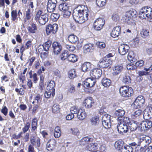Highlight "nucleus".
I'll return each instance as SVG.
<instances>
[{"label":"nucleus","mask_w":152,"mask_h":152,"mask_svg":"<svg viewBox=\"0 0 152 152\" xmlns=\"http://www.w3.org/2000/svg\"><path fill=\"white\" fill-rule=\"evenodd\" d=\"M127 13L130 16L131 15L132 17L136 16L137 14L136 11L135 10L133 9H132L130 10Z\"/></svg>","instance_id":"0e129e2a"},{"label":"nucleus","mask_w":152,"mask_h":152,"mask_svg":"<svg viewBox=\"0 0 152 152\" xmlns=\"http://www.w3.org/2000/svg\"><path fill=\"white\" fill-rule=\"evenodd\" d=\"M56 142L54 139H50L46 145L47 149L48 151H52L56 147Z\"/></svg>","instance_id":"2eb2a0df"},{"label":"nucleus","mask_w":152,"mask_h":152,"mask_svg":"<svg viewBox=\"0 0 152 152\" xmlns=\"http://www.w3.org/2000/svg\"><path fill=\"white\" fill-rule=\"evenodd\" d=\"M89 12L87 7L84 5L79 6L73 10V19L76 22L82 23L88 20Z\"/></svg>","instance_id":"f257e3e1"},{"label":"nucleus","mask_w":152,"mask_h":152,"mask_svg":"<svg viewBox=\"0 0 152 152\" xmlns=\"http://www.w3.org/2000/svg\"><path fill=\"white\" fill-rule=\"evenodd\" d=\"M134 108H139L145 105V99L143 96H140L135 99L133 103Z\"/></svg>","instance_id":"39448f33"},{"label":"nucleus","mask_w":152,"mask_h":152,"mask_svg":"<svg viewBox=\"0 0 152 152\" xmlns=\"http://www.w3.org/2000/svg\"><path fill=\"white\" fill-rule=\"evenodd\" d=\"M60 108L59 105L56 104L53 105L52 107V111L55 113H57L60 111Z\"/></svg>","instance_id":"3c124183"},{"label":"nucleus","mask_w":152,"mask_h":152,"mask_svg":"<svg viewBox=\"0 0 152 152\" xmlns=\"http://www.w3.org/2000/svg\"><path fill=\"white\" fill-rule=\"evenodd\" d=\"M103 126L106 129L110 128L111 126L110 121H102Z\"/></svg>","instance_id":"603ef678"},{"label":"nucleus","mask_w":152,"mask_h":152,"mask_svg":"<svg viewBox=\"0 0 152 152\" xmlns=\"http://www.w3.org/2000/svg\"><path fill=\"white\" fill-rule=\"evenodd\" d=\"M130 128V130L131 131H133L136 130L138 127L139 128L140 127V124L137 122L134 121L133 123L130 124V126H129Z\"/></svg>","instance_id":"7c9ffc66"},{"label":"nucleus","mask_w":152,"mask_h":152,"mask_svg":"<svg viewBox=\"0 0 152 152\" xmlns=\"http://www.w3.org/2000/svg\"><path fill=\"white\" fill-rule=\"evenodd\" d=\"M40 142V139L39 137H37L36 139L35 146V148H37L39 151H40L39 148L41 147Z\"/></svg>","instance_id":"864d4df0"},{"label":"nucleus","mask_w":152,"mask_h":152,"mask_svg":"<svg viewBox=\"0 0 152 152\" xmlns=\"http://www.w3.org/2000/svg\"><path fill=\"white\" fill-rule=\"evenodd\" d=\"M51 44V42L50 40L45 42V43L42 45L44 50L47 52L49 50Z\"/></svg>","instance_id":"58836bf2"},{"label":"nucleus","mask_w":152,"mask_h":152,"mask_svg":"<svg viewBox=\"0 0 152 152\" xmlns=\"http://www.w3.org/2000/svg\"><path fill=\"white\" fill-rule=\"evenodd\" d=\"M58 26L56 24H49L47 26L46 28V34L48 35L50 34H55L57 31Z\"/></svg>","instance_id":"1a4fd4ad"},{"label":"nucleus","mask_w":152,"mask_h":152,"mask_svg":"<svg viewBox=\"0 0 152 152\" xmlns=\"http://www.w3.org/2000/svg\"><path fill=\"white\" fill-rule=\"evenodd\" d=\"M30 123L28 122H27L25 124L24 127L22 128V131L24 133L26 132L30 127Z\"/></svg>","instance_id":"de8ad7c7"},{"label":"nucleus","mask_w":152,"mask_h":152,"mask_svg":"<svg viewBox=\"0 0 152 152\" xmlns=\"http://www.w3.org/2000/svg\"><path fill=\"white\" fill-rule=\"evenodd\" d=\"M129 146L131 147V146H140L139 138H137L134 141L130 143L129 144Z\"/></svg>","instance_id":"5fc2aeb1"},{"label":"nucleus","mask_w":152,"mask_h":152,"mask_svg":"<svg viewBox=\"0 0 152 152\" xmlns=\"http://www.w3.org/2000/svg\"><path fill=\"white\" fill-rule=\"evenodd\" d=\"M112 63V61L110 59H106L104 57L100 60L98 63V65L101 68H105L110 66Z\"/></svg>","instance_id":"0eeeda50"},{"label":"nucleus","mask_w":152,"mask_h":152,"mask_svg":"<svg viewBox=\"0 0 152 152\" xmlns=\"http://www.w3.org/2000/svg\"><path fill=\"white\" fill-rule=\"evenodd\" d=\"M28 29L29 32L32 33H35V31L37 30V28L36 25L34 23L31 24V26H28Z\"/></svg>","instance_id":"e433bc0d"},{"label":"nucleus","mask_w":152,"mask_h":152,"mask_svg":"<svg viewBox=\"0 0 152 152\" xmlns=\"http://www.w3.org/2000/svg\"><path fill=\"white\" fill-rule=\"evenodd\" d=\"M101 83L103 86L104 87H107L110 85L111 81L110 79L107 78H104L102 80Z\"/></svg>","instance_id":"c756f323"},{"label":"nucleus","mask_w":152,"mask_h":152,"mask_svg":"<svg viewBox=\"0 0 152 152\" xmlns=\"http://www.w3.org/2000/svg\"><path fill=\"white\" fill-rule=\"evenodd\" d=\"M56 6V3L48 2L47 4V11L49 12L54 11Z\"/></svg>","instance_id":"bb28decb"},{"label":"nucleus","mask_w":152,"mask_h":152,"mask_svg":"<svg viewBox=\"0 0 152 152\" xmlns=\"http://www.w3.org/2000/svg\"><path fill=\"white\" fill-rule=\"evenodd\" d=\"M39 75H40V80L39 85V88L40 90H42L43 89L45 76L42 74Z\"/></svg>","instance_id":"cd10ccee"},{"label":"nucleus","mask_w":152,"mask_h":152,"mask_svg":"<svg viewBox=\"0 0 152 152\" xmlns=\"http://www.w3.org/2000/svg\"><path fill=\"white\" fill-rule=\"evenodd\" d=\"M68 60L69 61L72 62H75L77 61V58L76 56L73 54H70L69 55Z\"/></svg>","instance_id":"79ce46f5"},{"label":"nucleus","mask_w":152,"mask_h":152,"mask_svg":"<svg viewBox=\"0 0 152 152\" xmlns=\"http://www.w3.org/2000/svg\"><path fill=\"white\" fill-rule=\"evenodd\" d=\"M88 82L89 83L90 87H91L94 86L96 83V81L95 80H92L90 78H88Z\"/></svg>","instance_id":"774afa93"},{"label":"nucleus","mask_w":152,"mask_h":152,"mask_svg":"<svg viewBox=\"0 0 152 152\" xmlns=\"http://www.w3.org/2000/svg\"><path fill=\"white\" fill-rule=\"evenodd\" d=\"M118 120H119L118 121L119 122L123 123H124V124H126L127 125V124H128L130 122L129 118L127 117H121Z\"/></svg>","instance_id":"37998d69"},{"label":"nucleus","mask_w":152,"mask_h":152,"mask_svg":"<svg viewBox=\"0 0 152 152\" xmlns=\"http://www.w3.org/2000/svg\"><path fill=\"white\" fill-rule=\"evenodd\" d=\"M69 55L68 54V51H64V52L60 55L61 59L62 60H64L66 58L68 59Z\"/></svg>","instance_id":"09e8293b"},{"label":"nucleus","mask_w":152,"mask_h":152,"mask_svg":"<svg viewBox=\"0 0 152 152\" xmlns=\"http://www.w3.org/2000/svg\"><path fill=\"white\" fill-rule=\"evenodd\" d=\"M102 74V71L99 68H95L90 72L91 76L93 78L99 79Z\"/></svg>","instance_id":"f8f14e48"},{"label":"nucleus","mask_w":152,"mask_h":152,"mask_svg":"<svg viewBox=\"0 0 152 152\" xmlns=\"http://www.w3.org/2000/svg\"><path fill=\"white\" fill-rule=\"evenodd\" d=\"M99 147L98 143L96 142L90 143L86 147L87 150L89 151L94 150L97 149Z\"/></svg>","instance_id":"412c9836"},{"label":"nucleus","mask_w":152,"mask_h":152,"mask_svg":"<svg viewBox=\"0 0 152 152\" xmlns=\"http://www.w3.org/2000/svg\"><path fill=\"white\" fill-rule=\"evenodd\" d=\"M141 37L143 38L147 37L149 34V31L147 29L142 28L140 33Z\"/></svg>","instance_id":"4c0bfd02"},{"label":"nucleus","mask_w":152,"mask_h":152,"mask_svg":"<svg viewBox=\"0 0 152 152\" xmlns=\"http://www.w3.org/2000/svg\"><path fill=\"white\" fill-rule=\"evenodd\" d=\"M42 11L39 10L36 14L35 20L41 25H44L48 20V16L46 14L42 15Z\"/></svg>","instance_id":"f03ea898"},{"label":"nucleus","mask_w":152,"mask_h":152,"mask_svg":"<svg viewBox=\"0 0 152 152\" xmlns=\"http://www.w3.org/2000/svg\"><path fill=\"white\" fill-rule=\"evenodd\" d=\"M117 127L118 133L121 134H123L124 133H126L129 129L127 125L126 124H124V123L118 122Z\"/></svg>","instance_id":"6e6552de"},{"label":"nucleus","mask_w":152,"mask_h":152,"mask_svg":"<svg viewBox=\"0 0 152 152\" xmlns=\"http://www.w3.org/2000/svg\"><path fill=\"white\" fill-rule=\"evenodd\" d=\"M131 19V16L128 13L126 14L123 17V20L124 21L128 23H130V21Z\"/></svg>","instance_id":"8fccbe9b"},{"label":"nucleus","mask_w":152,"mask_h":152,"mask_svg":"<svg viewBox=\"0 0 152 152\" xmlns=\"http://www.w3.org/2000/svg\"><path fill=\"white\" fill-rule=\"evenodd\" d=\"M121 95L123 97H129L133 94L132 88L127 86H121L119 89Z\"/></svg>","instance_id":"7ed1b4c3"},{"label":"nucleus","mask_w":152,"mask_h":152,"mask_svg":"<svg viewBox=\"0 0 152 152\" xmlns=\"http://www.w3.org/2000/svg\"><path fill=\"white\" fill-rule=\"evenodd\" d=\"M129 48V47L127 45L124 44H121L118 49L119 53L121 55H124L128 51Z\"/></svg>","instance_id":"dca6fc26"},{"label":"nucleus","mask_w":152,"mask_h":152,"mask_svg":"<svg viewBox=\"0 0 152 152\" xmlns=\"http://www.w3.org/2000/svg\"><path fill=\"white\" fill-rule=\"evenodd\" d=\"M83 105L86 108L89 109L94 107L95 103L94 99L91 97H88L84 101Z\"/></svg>","instance_id":"423d86ee"},{"label":"nucleus","mask_w":152,"mask_h":152,"mask_svg":"<svg viewBox=\"0 0 152 152\" xmlns=\"http://www.w3.org/2000/svg\"><path fill=\"white\" fill-rule=\"evenodd\" d=\"M99 122V118L97 116L93 117L91 120V124L92 125L96 126L97 125Z\"/></svg>","instance_id":"c9c22d12"},{"label":"nucleus","mask_w":152,"mask_h":152,"mask_svg":"<svg viewBox=\"0 0 152 152\" xmlns=\"http://www.w3.org/2000/svg\"><path fill=\"white\" fill-rule=\"evenodd\" d=\"M59 10L62 12L67 10H68V6L66 3H64L60 4L59 6Z\"/></svg>","instance_id":"f704fd0d"},{"label":"nucleus","mask_w":152,"mask_h":152,"mask_svg":"<svg viewBox=\"0 0 152 152\" xmlns=\"http://www.w3.org/2000/svg\"><path fill=\"white\" fill-rule=\"evenodd\" d=\"M69 41L72 43L78 44V39L76 36L74 34H70L68 36Z\"/></svg>","instance_id":"5701e85b"},{"label":"nucleus","mask_w":152,"mask_h":152,"mask_svg":"<svg viewBox=\"0 0 152 152\" xmlns=\"http://www.w3.org/2000/svg\"><path fill=\"white\" fill-rule=\"evenodd\" d=\"M37 121L36 118H34L31 122V131L33 132L36 131L37 128Z\"/></svg>","instance_id":"72a5a7b5"},{"label":"nucleus","mask_w":152,"mask_h":152,"mask_svg":"<svg viewBox=\"0 0 152 152\" xmlns=\"http://www.w3.org/2000/svg\"><path fill=\"white\" fill-rule=\"evenodd\" d=\"M83 86L85 88H88L90 87L89 83L88 82V78L86 79L82 83Z\"/></svg>","instance_id":"052dcab7"},{"label":"nucleus","mask_w":152,"mask_h":152,"mask_svg":"<svg viewBox=\"0 0 152 152\" xmlns=\"http://www.w3.org/2000/svg\"><path fill=\"white\" fill-rule=\"evenodd\" d=\"M138 74L139 76H143L144 75H149V72L146 71H140L138 72Z\"/></svg>","instance_id":"69168bd1"},{"label":"nucleus","mask_w":152,"mask_h":152,"mask_svg":"<svg viewBox=\"0 0 152 152\" xmlns=\"http://www.w3.org/2000/svg\"><path fill=\"white\" fill-rule=\"evenodd\" d=\"M140 146L145 147L148 145L151 142L150 137L147 136H143L139 138Z\"/></svg>","instance_id":"9d476101"},{"label":"nucleus","mask_w":152,"mask_h":152,"mask_svg":"<svg viewBox=\"0 0 152 152\" xmlns=\"http://www.w3.org/2000/svg\"><path fill=\"white\" fill-rule=\"evenodd\" d=\"M125 145L124 142L121 140L116 141L115 144V146L116 149L121 151Z\"/></svg>","instance_id":"6ab92c4d"},{"label":"nucleus","mask_w":152,"mask_h":152,"mask_svg":"<svg viewBox=\"0 0 152 152\" xmlns=\"http://www.w3.org/2000/svg\"><path fill=\"white\" fill-rule=\"evenodd\" d=\"M66 48L69 51L72 52L75 49V47L72 45H66Z\"/></svg>","instance_id":"680f3d73"},{"label":"nucleus","mask_w":152,"mask_h":152,"mask_svg":"<svg viewBox=\"0 0 152 152\" xmlns=\"http://www.w3.org/2000/svg\"><path fill=\"white\" fill-rule=\"evenodd\" d=\"M123 69V66L121 65H117L113 67V73L114 75H117L120 73Z\"/></svg>","instance_id":"a211bd4d"},{"label":"nucleus","mask_w":152,"mask_h":152,"mask_svg":"<svg viewBox=\"0 0 152 152\" xmlns=\"http://www.w3.org/2000/svg\"><path fill=\"white\" fill-rule=\"evenodd\" d=\"M143 118L145 119H148L152 118V107H148L143 111Z\"/></svg>","instance_id":"ddd939ff"},{"label":"nucleus","mask_w":152,"mask_h":152,"mask_svg":"<svg viewBox=\"0 0 152 152\" xmlns=\"http://www.w3.org/2000/svg\"><path fill=\"white\" fill-rule=\"evenodd\" d=\"M121 28L119 26H116L114 27L111 33V36L115 38L118 37L121 33Z\"/></svg>","instance_id":"f3484780"},{"label":"nucleus","mask_w":152,"mask_h":152,"mask_svg":"<svg viewBox=\"0 0 152 152\" xmlns=\"http://www.w3.org/2000/svg\"><path fill=\"white\" fill-rule=\"evenodd\" d=\"M141 131L147 130L152 127V121L147 120L142 122L140 124Z\"/></svg>","instance_id":"9b49d317"},{"label":"nucleus","mask_w":152,"mask_h":152,"mask_svg":"<svg viewBox=\"0 0 152 152\" xmlns=\"http://www.w3.org/2000/svg\"><path fill=\"white\" fill-rule=\"evenodd\" d=\"M152 9L148 6L143 7L140 10L139 13L140 17L143 18H148L150 17V15L152 13Z\"/></svg>","instance_id":"20e7f679"},{"label":"nucleus","mask_w":152,"mask_h":152,"mask_svg":"<svg viewBox=\"0 0 152 152\" xmlns=\"http://www.w3.org/2000/svg\"><path fill=\"white\" fill-rule=\"evenodd\" d=\"M102 121H110V115L108 114H105L102 117Z\"/></svg>","instance_id":"6e6d98bb"},{"label":"nucleus","mask_w":152,"mask_h":152,"mask_svg":"<svg viewBox=\"0 0 152 152\" xmlns=\"http://www.w3.org/2000/svg\"><path fill=\"white\" fill-rule=\"evenodd\" d=\"M70 132L72 134L75 135H77L79 133V131L77 128H72L70 129Z\"/></svg>","instance_id":"bf43d9fd"},{"label":"nucleus","mask_w":152,"mask_h":152,"mask_svg":"<svg viewBox=\"0 0 152 152\" xmlns=\"http://www.w3.org/2000/svg\"><path fill=\"white\" fill-rule=\"evenodd\" d=\"M93 139L88 137H86L82 138L79 142V144L81 145L84 146L91 141Z\"/></svg>","instance_id":"393cba45"},{"label":"nucleus","mask_w":152,"mask_h":152,"mask_svg":"<svg viewBox=\"0 0 152 152\" xmlns=\"http://www.w3.org/2000/svg\"><path fill=\"white\" fill-rule=\"evenodd\" d=\"M12 20L14 21L17 18V14L16 10H13L11 13Z\"/></svg>","instance_id":"13d9d810"},{"label":"nucleus","mask_w":152,"mask_h":152,"mask_svg":"<svg viewBox=\"0 0 152 152\" xmlns=\"http://www.w3.org/2000/svg\"><path fill=\"white\" fill-rule=\"evenodd\" d=\"M125 113V112L123 110L119 109L116 111L115 113V115L117 116H118V119L123 117Z\"/></svg>","instance_id":"473e14b6"},{"label":"nucleus","mask_w":152,"mask_h":152,"mask_svg":"<svg viewBox=\"0 0 152 152\" xmlns=\"http://www.w3.org/2000/svg\"><path fill=\"white\" fill-rule=\"evenodd\" d=\"M119 152H133L132 148L128 145H125L121 151Z\"/></svg>","instance_id":"ea45409f"},{"label":"nucleus","mask_w":152,"mask_h":152,"mask_svg":"<svg viewBox=\"0 0 152 152\" xmlns=\"http://www.w3.org/2000/svg\"><path fill=\"white\" fill-rule=\"evenodd\" d=\"M82 70L83 72H88L91 69V64L90 62H85L81 66Z\"/></svg>","instance_id":"aec40b11"},{"label":"nucleus","mask_w":152,"mask_h":152,"mask_svg":"<svg viewBox=\"0 0 152 152\" xmlns=\"http://www.w3.org/2000/svg\"><path fill=\"white\" fill-rule=\"evenodd\" d=\"M135 64V66L137 67H140L143 66L144 65V61L142 60H140L136 61Z\"/></svg>","instance_id":"e2e57ef3"},{"label":"nucleus","mask_w":152,"mask_h":152,"mask_svg":"<svg viewBox=\"0 0 152 152\" xmlns=\"http://www.w3.org/2000/svg\"><path fill=\"white\" fill-rule=\"evenodd\" d=\"M94 22L96 23V25H99L100 26H103L105 23L104 19L100 18L97 19Z\"/></svg>","instance_id":"49530a36"},{"label":"nucleus","mask_w":152,"mask_h":152,"mask_svg":"<svg viewBox=\"0 0 152 152\" xmlns=\"http://www.w3.org/2000/svg\"><path fill=\"white\" fill-rule=\"evenodd\" d=\"M142 111L141 110H138L131 115V117L133 119L139 118L141 115Z\"/></svg>","instance_id":"c85d7f7f"},{"label":"nucleus","mask_w":152,"mask_h":152,"mask_svg":"<svg viewBox=\"0 0 152 152\" xmlns=\"http://www.w3.org/2000/svg\"><path fill=\"white\" fill-rule=\"evenodd\" d=\"M52 47L55 55H58L61 51V44L58 42H54L52 44Z\"/></svg>","instance_id":"4468645a"},{"label":"nucleus","mask_w":152,"mask_h":152,"mask_svg":"<svg viewBox=\"0 0 152 152\" xmlns=\"http://www.w3.org/2000/svg\"><path fill=\"white\" fill-rule=\"evenodd\" d=\"M96 3L97 5L99 7H102L105 5L106 4V2L102 1H99L98 0H96Z\"/></svg>","instance_id":"338daca9"},{"label":"nucleus","mask_w":152,"mask_h":152,"mask_svg":"<svg viewBox=\"0 0 152 152\" xmlns=\"http://www.w3.org/2000/svg\"><path fill=\"white\" fill-rule=\"evenodd\" d=\"M93 45L91 43L86 44L83 48L84 51H86L88 52L90 51L91 50L94 49Z\"/></svg>","instance_id":"a19ab883"},{"label":"nucleus","mask_w":152,"mask_h":152,"mask_svg":"<svg viewBox=\"0 0 152 152\" xmlns=\"http://www.w3.org/2000/svg\"><path fill=\"white\" fill-rule=\"evenodd\" d=\"M131 78L128 76L126 75L124 76L123 79V82L126 84H129L131 83Z\"/></svg>","instance_id":"a18cd8bd"},{"label":"nucleus","mask_w":152,"mask_h":152,"mask_svg":"<svg viewBox=\"0 0 152 152\" xmlns=\"http://www.w3.org/2000/svg\"><path fill=\"white\" fill-rule=\"evenodd\" d=\"M79 110L77 107L73 106L70 108V112L71 113L73 114H77L79 112Z\"/></svg>","instance_id":"4d7b16f0"},{"label":"nucleus","mask_w":152,"mask_h":152,"mask_svg":"<svg viewBox=\"0 0 152 152\" xmlns=\"http://www.w3.org/2000/svg\"><path fill=\"white\" fill-rule=\"evenodd\" d=\"M77 116L78 118L80 120H83L86 118V114L84 110L80 109L77 113Z\"/></svg>","instance_id":"b1692460"},{"label":"nucleus","mask_w":152,"mask_h":152,"mask_svg":"<svg viewBox=\"0 0 152 152\" xmlns=\"http://www.w3.org/2000/svg\"><path fill=\"white\" fill-rule=\"evenodd\" d=\"M42 96L39 94H37L35 95L34 98V101H33L32 103H34L35 102L37 103H40L42 100Z\"/></svg>","instance_id":"c03bdc74"},{"label":"nucleus","mask_w":152,"mask_h":152,"mask_svg":"<svg viewBox=\"0 0 152 152\" xmlns=\"http://www.w3.org/2000/svg\"><path fill=\"white\" fill-rule=\"evenodd\" d=\"M55 85L54 81H50L47 87V88L49 91H52V96L53 97L55 95V89L54 88Z\"/></svg>","instance_id":"4be33fe9"},{"label":"nucleus","mask_w":152,"mask_h":152,"mask_svg":"<svg viewBox=\"0 0 152 152\" xmlns=\"http://www.w3.org/2000/svg\"><path fill=\"white\" fill-rule=\"evenodd\" d=\"M127 58L129 61L131 63H133L137 61V59L135 58L134 55L133 51H130L128 55Z\"/></svg>","instance_id":"a878e982"},{"label":"nucleus","mask_w":152,"mask_h":152,"mask_svg":"<svg viewBox=\"0 0 152 152\" xmlns=\"http://www.w3.org/2000/svg\"><path fill=\"white\" fill-rule=\"evenodd\" d=\"M69 77L72 79L77 77L76 70L74 69H71L68 72Z\"/></svg>","instance_id":"2f4dec72"}]
</instances>
